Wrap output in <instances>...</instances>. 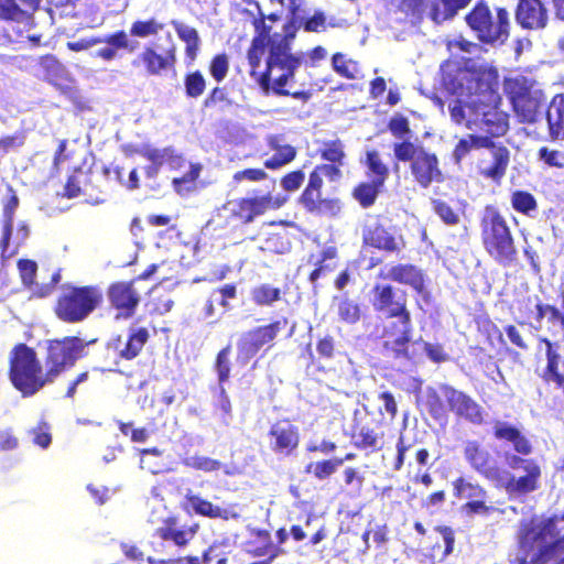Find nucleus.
I'll return each instance as SVG.
<instances>
[{
  "instance_id": "58",
  "label": "nucleus",
  "mask_w": 564,
  "mask_h": 564,
  "mask_svg": "<svg viewBox=\"0 0 564 564\" xmlns=\"http://www.w3.org/2000/svg\"><path fill=\"white\" fill-rule=\"evenodd\" d=\"M208 70L210 76L217 82L221 83L229 72V58L226 53L216 54L210 59Z\"/></svg>"
},
{
  "instance_id": "9",
  "label": "nucleus",
  "mask_w": 564,
  "mask_h": 564,
  "mask_svg": "<svg viewBox=\"0 0 564 564\" xmlns=\"http://www.w3.org/2000/svg\"><path fill=\"white\" fill-rule=\"evenodd\" d=\"M502 86L518 121L536 122L546 104V96L538 82L532 77L516 75L505 77Z\"/></svg>"
},
{
  "instance_id": "26",
  "label": "nucleus",
  "mask_w": 564,
  "mask_h": 564,
  "mask_svg": "<svg viewBox=\"0 0 564 564\" xmlns=\"http://www.w3.org/2000/svg\"><path fill=\"white\" fill-rule=\"evenodd\" d=\"M488 154H482L477 163L479 175L494 182H500L506 175L510 163V151L501 142L491 139V145L486 147Z\"/></svg>"
},
{
  "instance_id": "23",
  "label": "nucleus",
  "mask_w": 564,
  "mask_h": 564,
  "mask_svg": "<svg viewBox=\"0 0 564 564\" xmlns=\"http://www.w3.org/2000/svg\"><path fill=\"white\" fill-rule=\"evenodd\" d=\"M463 455L470 468L486 480L496 484L501 466L477 440H468L463 447Z\"/></svg>"
},
{
  "instance_id": "20",
  "label": "nucleus",
  "mask_w": 564,
  "mask_h": 564,
  "mask_svg": "<svg viewBox=\"0 0 564 564\" xmlns=\"http://www.w3.org/2000/svg\"><path fill=\"white\" fill-rule=\"evenodd\" d=\"M289 20L283 25V34H273L270 45V65H285L289 74L296 72L302 64V57L291 52V43L299 30V14L286 15Z\"/></svg>"
},
{
  "instance_id": "53",
  "label": "nucleus",
  "mask_w": 564,
  "mask_h": 564,
  "mask_svg": "<svg viewBox=\"0 0 564 564\" xmlns=\"http://www.w3.org/2000/svg\"><path fill=\"white\" fill-rule=\"evenodd\" d=\"M230 354H231V345L228 344L227 346L221 348L216 355L215 362H214V369L217 373L218 384H224L230 378V370H231Z\"/></svg>"
},
{
  "instance_id": "38",
  "label": "nucleus",
  "mask_w": 564,
  "mask_h": 564,
  "mask_svg": "<svg viewBox=\"0 0 564 564\" xmlns=\"http://www.w3.org/2000/svg\"><path fill=\"white\" fill-rule=\"evenodd\" d=\"M185 509L193 511L195 514L200 517H206L210 519H227L228 512L226 509L213 505L209 500L200 497L199 495H195L192 492H187L185 495Z\"/></svg>"
},
{
  "instance_id": "48",
  "label": "nucleus",
  "mask_w": 564,
  "mask_h": 564,
  "mask_svg": "<svg viewBox=\"0 0 564 564\" xmlns=\"http://www.w3.org/2000/svg\"><path fill=\"white\" fill-rule=\"evenodd\" d=\"M332 66L340 77L350 80L359 78L360 67L358 62L346 58L343 53L337 52L332 56Z\"/></svg>"
},
{
  "instance_id": "61",
  "label": "nucleus",
  "mask_w": 564,
  "mask_h": 564,
  "mask_svg": "<svg viewBox=\"0 0 564 564\" xmlns=\"http://www.w3.org/2000/svg\"><path fill=\"white\" fill-rule=\"evenodd\" d=\"M18 270L24 286L31 288L35 284L37 264L31 259H20L18 261Z\"/></svg>"
},
{
  "instance_id": "45",
  "label": "nucleus",
  "mask_w": 564,
  "mask_h": 564,
  "mask_svg": "<svg viewBox=\"0 0 564 564\" xmlns=\"http://www.w3.org/2000/svg\"><path fill=\"white\" fill-rule=\"evenodd\" d=\"M338 257V250L334 246L326 247L322 250L319 257L314 262L315 268L310 273L308 280L311 283H316L317 280L325 273L332 272L335 264L332 263Z\"/></svg>"
},
{
  "instance_id": "30",
  "label": "nucleus",
  "mask_w": 564,
  "mask_h": 564,
  "mask_svg": "<svg viewBox=\"0 0 564 564\" xmlns=\"http://www.w3.org/2000/svg\"><path fill=\"white\" fill-rule=\"evenodd\" d=\"M144 159L151 163L144 167L145 176L151 180L156 178L161 167L164 165L172 171H177L186 164L184 155L172 145L162 149L156 148L154 151L147 152Z\"/></svg>"
},
{
  "instance_id": "32",
  "label": "nucleus",
  "mask_w": 564,
  "mask_h": 564,
  "mask_svg": "<svg viewBox=\"0 0 564 564\" xmlns=\"http://www.w3.org/2000/svg\"><path fill=\"white\" fill-rule=\"evenodd\" d=\"M516 21L524 30H540L549 21L547 9L541 0H518Z\"/></svg>"
},
{
  "instance_id": "35",
  "label": "nucleus",
  "mask_w": 564,
  "mask_h": 564,
  "mask_svg": "<svg viewBox=\"0 0 564 564\" xmlns=\"http://www.w3.org/2000/svg\"><path fill=\"white\" fill-rule=\"evenodd\" d=\"M539 341L545 345L546 356V366L541 377L547 383L553 382L555 388L561 390L564 395V373L560 371V364L562 361L560 344L552 343L546 337L540 338Z\"/></svg>"
},
{
  "instance_id": "40",
  "label": "nucleus",
  "mask_w": 564,
  "mask_h": 564,
  "mask_svg": "<svg viewBox=\"0 0 564 564\" xmlns=\"http://www.w3.org/2000/svg\"><path fill=\"white\" fill-rule=\"evenodd\" d=\"M39 66L43 72L45 80L53 85H59L67 78L66 67L52 54L41 56Z\"/></svg>"
},
{
  "instance_id": "56",
  "label": "nucleus",
  "mask_w": 564,
  "mask_h": 564,
  "mask_svg": "<svg viewBox=\"0 0 564 564\" xmlns=\"http://www.w3.org/2000/svg\"><path fill=\"white\" fill-rule=\"evenodd\" d=\"M434 213L447 226H456L460 221L459 213L447 202L436 198L432 199Z\"/></svg>"
},
{
  "instance_id": "46",
  "label": "nucleus",
  "mask_w": 564,
  "mask_h": 564,
  "mask_svg": "<svg viewBox=\"0 0 564 564\" xmlns=\"http://www.w3.org/2000/svg\"><path fill=\"white\" fill-rule=\"evenodd\" d=\"M283 293L280 288L269 283L258 284L250 292L252 302L258 306H271L282 299Z\"/></svg>"
},
{
  "instance_id": "10",
  "label": "nucleus",
  "mask_w": 564,
  "mask_h": 564,
  "mask_svg": "<svg viewBox=\"0 0 564 564\" xmlns=\"http://www.w3.org/2000/svg\"><path fill=\"white\" fill-rule=\"evenodd\" d=\"M104 294L98 285L65 284L56 297L53 312L67 324H77L88 318L102 303Z\"/></svg>"
},
{
  "instance_id": "13",
  "label": "nucleus",
  "mask_w": 564,
  "mask_h": 564,
  "mask_svg": "<svg viewBox=\"0 0 564 564\" xmlns=\"http://www.w3.org/2000/svg\"><path fill=\"white\" fill-rule=\"evenodd\" d=\"M286 202L288 197L281 194L273 195L267 192L258 195L253 192L252 195L228 200L224 205V210L228 213L227 219L234 225L246 226L267 212L281 208Z\"/></svg>"
},
{
  "instance_id": "12",
  "label": "nucleus",
  "mask_w": 564,
  "mask_h": 564,
  "mask_svg": "<svg viewBox=\"0 0 564 564\" xmlns=\"http://www.w3.org/2000/svg\"><path fill=\"white\" fill-rule=\"evenodd\" d=\"M470 2L471 0H400L397 11L403 14L404 21L411 25H419L425 17L441 24L454 19Z\"/></svg>"
},
{
  "instance_id": "27",
  "label": "nucleus",
  "mask_w": 564,
  "mask_h": 564,
  "mask_svg": "<svg viewBox=\"0 0 564 564\" xmlns=\"http://www.w3.org/2000/svg\"><path fill=\"white\" fill-rule=\"evenodd\" d=\"M175 63V46H171L163 53H159L152 45H147L138 57L131 62V65L135 68L143 66L149 76H160L164 72L174 68Z\"/></svg>"
},
{
  "instance_id": "22",
  "label": "nucleus",
  "mask_w": 564,
  "mask_h": 564,
  "mask_svg": "<svg viewBox=\"0 0 564 564\" xmlns=\"http://www.w3.org/2000/svg\"><path fill=\"white\" fill-rule=\"evenodd\" d=\"M362 243L386 253L399 254L405 247L402 235L380 220L366 226L362 231Z\"/></svg>"
},
{
  "instance_id": "31",
  "label": "nucleus",
  "mask_w": 564,
  "mask_h": 564,
  "mask_svg": "<svg viewBox=\"0 0 564 564\" xmlns=\"http://www.w3.org/2000/svg\"><path fill=\"white\" fill-rule=\"evenodd\" d=\"M105 44L95 52V57L105 62H111L119 57V51L129 53L134 52L139 47V42L130 41L124 30H118L105 37H96L91 40V44Z\"/></svg>"
},
{
  "instance_id": "21",
  "label": "nucleus",
  "mask_w": 564,
  "mask_h": 564,
  "mask_svg": "<svg viewBox=\"0 0 564 564\" xmlns=\"http://www.w3.org/2000/svg\"><path fill=\"white\" fill-rule=\"evenodd\" d=\"M106 295L110 308L116 311V319L131 318L141 302V295L134 286V280L110 283Z\"/></svg>"
},
{
  "instance_id": "60",
  "label": "nucleus",
  "mask_w": 564,
  "mask_h": 564,
  "mask_svg": "<svg viewBox=\"0 0 564 564\" xmlns=\"http://www.w3.org/2000/svg\"><path fill=\"white\" fill-rule=\"evenodd\" d=\"M538 159L550 167L564 169V152L561 150L541 147L538 150Z\"/></svg>"
},
{
  "instance_id": "1",
  "label": "nucleus",
  "mask_w": 564,
  "mask_h": 564,
  "mask_svg": "<svg viewBox=\"0 0 564 564\" xmlns=\"http://www.w3.org/2000/svg\"><path fill=\"white\" fill-rule=\"evenodd\" d=\"M443 82L452 94L468 98L467 101L457 99L449 106V115L455 119H464V113L480 117L497 132L509 124V113L501 109L499 72L495 66L458 67L453 74H446Z\"/></svg>"
},
{
  "instance_id": "11",
  "label": "nucleus",
  "mask_w": 564,
  "mask_h": 564,
  "mask_svg": "<svg viewBox=\"0 0 564 564\" xmlns=\"http://www.w3.org/2000/svg\"><path fill=\"white\" fill-rule=\"evenodd\" d=\"M394 159L398 162H409L412 180L421 188H427L433 183H442L444 174L436 153L422 143L412 142L409 138L393 144Z\"/></svg>"
},
{
  "instance_id": "33",
  "label": "nucleus",
  "mask_w": 564,
  "mask_h": 564,
  "mask_svg": "<svg viewBox=\"0 0 564 564\" xmlns=\"http://www.w3.org/2000/svg\"><path fill=\"white\" fill-rule=\"evenodd\" d=\"M349 437L351 444L360 451L379 452L384 446V433L359 420L354 421Z\"/></svg>"
},
{
  "instance_id": "17",
  "label": "nucleus",
  "mask_w": 564,
  "mask_h": 564,
  "mask_svg": "<svg viewBox=\"0 0 564 564\" xmlns=\"http://www.w3.org/2000/svg\"><path fill=\"white\" fill-rule=\"evenodd\" d=\"M109 173L110 167H105L104 174L94 172L91 169L75 167L66 180L63 196L72 199L83 195L94 203L104 202L101 196L107 192L106 177Z\"/></svg>"
},
{
  "instance_id": "64",
  "label": "nucleus",
  "mask_w": 564,
  "mask_h": 564,
  "mask_svg": "<svg viewBox=\"0 0 564 564\" xmlns=\"http://www.w3.org/2000/svg\"><path fill=\"white\" fill-rule=\"evenodd\" d=\"M24 18V11L14 0H0V19L7 21H21Z\"/></svg>"
},
{
  "instance_id": "44",
  "label": "nucleus",
  "mask_w": 564,
  "mask_h": 564,
  "mask_svg": "<svg viewBox=\"0 0 564 564\" xmlns=\"http://www.w3.org/2000/svg\"><path fill=\"white\" fill-rule=\"evenodd\" d=\"M382 187V184H378V182L372 180L370 182H360L354 187L352 197L362 208H369L376 203Z\"/></svg>"
},
{
  "instance_id": "41",
  "label": "nucleus",
  "mask_w": 564,
  "mask_h": 564,
  "mask_svg": "<svg viewBox=\"0 0 564 564\" xmlns=\"http://www.w3.org/2000/svg\"><path fill=\"white\" fill-rule=\"evenodd\" d=\"M178 39L185 43V55L191 61H194L199 50V35L196 29L187 26L182 22L173 20L171 22Z\"/></svg>"
},
{
  "instance_id": "19",
  "label": "nucleus",
  "mask_w": 564,
  "mask_h": 564,
  "mask_svg": "<svg viewBox=\"0 0 564 564\" xmlns=\"http://www.w3.org/2000/svg\"><path fill=\"white\" fill-rule=\"evenodd\" d=\"M324 174L314 170L310 173L307 183L299 197V204L304 210L314 216H335L341 209V202L336 197L323 196Z\"/></svg>"
},
{
  "instance_id": "8",
  "label": "nucleus",
  "mask_w": 564,
  "mask_h": 564,
  "mask_svg": "<svg viewBox=\"0 0 564 564\" xmlns=\"http://www.w3.org/2000/svg\"><path fill=\"white\" fill-rule=\"evenodd\" d=\"M465 23L485 45H503L510 36L511 20L507 8L491 9L485 0L477 1L466 13Z\"/></svg>"
},
{
  "instance_id": "39",
  "label": "nucleus",
  "mask_w": 564,
  "mask_h": 564,
  "mask_svg": "<svg viewBox=\"0 0 564 564\" xmlns=\"http://www.w3.org/2000/svg\"><path fill=\"white\" fill-rule=\"evenodd\" d=\"M550 134L557 138L564 134V94L555 95L546 110Z\"/></svg>"
},
{
  "instance_id": "7",
  "label": "nucleus",
  "mask_w": 564,
  "mask_h": 564,
  "mask_svg": "<svg viewBox=\"0 0 564 564\" xmlns=\"http://www.w3.org/2000/svg\"><path fill=\"white\" fill-rule=\"evenodd\" d=\"M47 372L37 358L36 351L24 343L17 344L9 357V379L22 397L37 393L52 383Z\"/></svg>"
},
{
  "instance_id": "28",
  "label": "nucleus",
  "mask_w": 564,
  "mask_h": 564,
  "mask_svg": "<svg viewBox=\"0 0 564 564\" xmlns=\"http://www.w3.org/2000/svg\"><path fill=\"white\" fill-rule=\"evenodd\" d=\"M318 154L327 163L317 164L314 170L324 174L329 181H338L341 177V166L345 163L344 143L339 139L324 141L318 149Z\"/></svg>"
},
{
  "instance_id": "59",
  "label": "nucleus",
  "mask_w": 564,
  "mask_h": 564,
  "mask_svg": "<svg viewBox=\"0 0 564 564\" xmlns=\"http://www.w3.org/2000/svg\"><path fill=\"white\" fill-rule=\"evenodd\" d=\"M225 105L227 107L232 105L231 99L229 98V94L226 87L215 86L207 94L205 99L203 100V107L206 109L215 108L218 105Z\"/></svg>"
},
{
  "instance_id": "18",
  "label": "nucleus",
  "mask_w": 564,
  "mask_h": 564,
  "mask_svg": "<svg viewBox=\"0 0 564 564\" xmlns=\"http://www.w3.org/2000/svg\"><path fill=\"white\" fill-rule=\"evenodd\" d=\"M288 325V318L281 317L269 324L260 325L247 330L237 344V360L243 365L250 361L260 349L268 345L273 346V341L279 333Z\"/></svg>"
},
{
  "instance_id": "16",
  "label": "nucleus",
  "mask_w": 564,
  "mask_h": 564,
  "mask_svg": "<svg viewBox=\"0 0 564 564\" xmlns=\"http://www.w3.org/2000/svg\"><path fill=\"white\" fill-rule=\"evenodd\" d=\"M85 347L84 340L77 336H65L47 341L44 367L52 383L59 375L75 365L82 357Z\"/></svg>"
},
{
  "instance_id": "54",
  "label": "nucleus",
  "mask_w": 564,
  "mask_h": 564,
  "mask_svg": "<svg viewBox=\"0 0 564 564\" xmlns=\"http://www.w3.org/2000/svg\"><path fill=\"white\" fill-rule=\"evenodd\" d=\"M185 95L188 98L197 99L206 89V79L198 69L188 72L184 75Z\"/></svg>"
},
{
  "instance_id": "14",
  "label": "nucleus",
  "mask_w": 564,
  "mask_h": 564,
  "mask_svg": "<svg viewBox=\"0 0 564 564\" xmlns=\"http://www.w3.org/2000/svg\"><path fill=\"white\" fill-rule=\"evenodd\" d=\"M265 47L254 45L251 43L247 51V59L250 65V76L260 87L264 95H286L283 90V86H286L289 82L294 79L295 74H289L288 66L285 65H270V53L265 61V69L259 72L258 68L261 64V57L264 53Z\"/></svg>"
},
{
  "instance_id": "49",
  "label": "nucleus",
  "mask_w": 564,
  "mask_h": 564,
  "mask_svg": "<svg viewBox=\"0 0 564 564\" xmlns=\"http://www.w3.org/2000/svg\"><path fill=\"white\" fill-rule=\"evenodd\" d=\"M366 165L368 167V174L372 176V181L384 185L390 172L378 151L371 150L366 153Z\"/></svg>"
},
{
  "instance_id": "42",
  "label": "nucleus",
  "mask_w": 564,
  "mask_h": 564,
  "mask_svg": "<svg viewBox=\"0 0 564 564\" xmlns=\"http://www.w3.org/2000/svg\"><path fill=\"white\" fill-rule=\"evenodd\" d=\"M453 496L457 499L486 498V489L478 482H473L464 476H459L452 481Z\"/></svg>"
},
{
  "instance_id": "29",
  "label": "nucleus",
  "mask_w": 564,
  "mask_h": 564,
  "mask_svg": "<svg viewBox=\"0 0 564 564\" xmlns=\"http://www.w3.org/2000/svg\"><path fill=\"white\" fill-rule=\"evenodd\" d=\"M379 278L408 285L419 295L425 296L427 294L425 273L415 264L395 263L390 267L387 275L379 273Z\"/></svg>"
},
{
  "instance_id": "63",
  "label": "nucleus",
  "mask_w": 564,
  "mask_h": 564,
  "mask_svg": "<svg viewBox=\"0 0 564 564\" xmlns=\"http://www.w3.org/2000/svg\"><path fill=\"white\" fill-rule=\"evenodd\" d=\"M388 129L397 139H403L411 133L408 118L402 115L392 117L388 122Z\"/></svg>"
},
{
  "instance_id": "47",
  "label": "nucleus",
  "mask_w": 564,
  "mask_h": 564,
  "mask_svg": "<svg viewBox=\"0 0 564 564\" xmlns=\"http://www.w3.org/2000/svg\"><path fill=\"white\" fill-rule=\"evenodd\" d=\"M343 463L344 459L340 457L311 462L306 465L305 473L312 474L315 479L323 481L333 476Z\"/></svg>"
},
{
  "instance_id": "24",
  "label": "nucleus",
  "mask_w": 564,
  "mask_h": 564,
  "mask_svg": "<svg viewBox=\"0 0 564 564\" xmlns=\"http://www.w3.org/2000/svg\"><path fill=\"white\" fill-rule=\"evenodd\" d=\"M268 437L270 449L283 457L294 455L301 442L300 429L289 419L274 422L269 429Z\"/></svg>"
},
{
  "instance_id": "3",
  "label": "nucleus",
  "mask_w": 564,
  "mask_h": 564,
  "mask_svg": "<svg viewBox=\"0 0 564 564\" xmlns=\"http://www.w3.org/2000/svg\"><path fill=\"white\" fill-rule=\"evenodd\" d=\"M492 437L510 444L513 453L503 454L508 469L501 466L496 486L501 487L511 498H522L539 490L542 478V466L538 459L527 457L533 453V444L523 431L506 421L496 420L492 425Z\"/></svg>"
},
{
  "instance_id": "57",
  "label": "nucleus",
  "mask_w": 564,
  "mask_h": 564,
  "mask_svg": "<svg viewBox=\"0 0 564 564\" xmlns=\"http://www.w3.org/2000/svg\"><path fill=\"white\" fill-rule=\"evenodd\" d=\"M7 192L8 197L2 202V224L13 225L20 198L11 185L7 186Z\"/></svg>"
},
{
  "instance_id": "55",
  "label": "nucleus",
  "mask_w": 564,
  "mask_h": 564,
  "mask_svg": "<svg viewBox=\"0 0 564 564\" xmlns=\"http://www.w3.org/2000/svg\"><path fill=\"white\" fill-rule=\"evenodd\" d=\"M163 28L164 24L158 22L154 18L137 20L131 24L130 35L144 39L156 35Z\"/></svg>"
},
{
  "instance_id": "5",
  "label": "nucleus",
  "mask_w": 564,
  "mask_h": 564,
  "mask_svg": "<svg viewBox=\"0 0 564 564\" xmlns=\"http://www.w3.org/2000/svg\"><path fill=\"white\" fill-rule=\"evenodd\" d=\"M425 405L431 417L438 423L447 422L448 412L474 425L485 423L484 408L471 395L447 383L440 386V392L427 389Z\"/></svg>"
},
{
  "instance_id": "36",
  "label": "nucleus",
  "mask_w": 564,
  "mask_h": 564,
  "mask_svg": "<svg viewBox=\"0 0 564 564\" xmlns=\"http://www.w3.org/2000/svg\"><path fill=\"white\" fill-rule=\"evenodd\" d=\"M245 547L252 556L274 558L280 553V549L273 543L270 532L264 529H251Z\"/></svg>"
},
{
  "instance_id": "25",
  "label": "nucleus",
  "mask_w": 564,
  "mask_h": 564,
  "mask_svg": "<svg viewBox=\"0 0 564 564\" xmlns=\"http://www.w3.org/2000/svg\"><path fill=\"white\" fill-rule=\"evenodd\" d=\"M149 338L150 333L147 327H131L126 338L121 335L112 337L107 343V349L117 360H133L141 354Z\"/></svg>"
},
{
  "instance_id": "43",
  "label": "nucleus",
  "mask_w": 564,
  "mask_h": 564,
  "mask_svg": "<svg viewBox=\"0 0 564 564\" xmlns=\"http://www.w3.org/2000/svg\"><path fill=\"white\" fill-rule=\"evenodd\" d=\"M95 388V379L90 370H84L77 373L68 381L64 398L75 400L78 394L90 392Z\"/></svg>"
},
{
  "instance_id": "62",
  "label": "nucleus",
  "mask_w": 564,
  "mask_h": 564,
  "mask_svg": "<svg viewBox=\"0 0 564 564\" xmlns=\"http://www.w3.org/2000/svg\"><path fill=\"white\" fill-rule=\"evenodd\" d=\"M61 278H62L61 272L55 271L51 275L50 282L39 284L35 281V284H33L31 288H29L31 290L32 296L37 297V299H44V297L52 295L56 289V285L59 283Z\"/></svg>"
},
{
  "instance_id": "34",
  "label": "nucleus",
  "mask_w": 564,
  "mask_h": 564,
  "mask_svg": "<svg viewBox=\"0 0 564 564\" xmlns=\"http://www.w3.org/2000/svg\"><path fill=\"white\" fill-rule=\"evenodd\" d=\"M197 525H181L175 517H167L161 527L155 530V535L165 542L176 546H185L196 534Z\"/></svg>"
},
{
  "instance_id": "6",
  "label": "nucleus",
  "mask_w": 564,
  "mask_h": 564,
  "mask_svg": "<svg viewBox=\"0 0 564 564\" xmlns=\"http://www.w3.org/2000/svg\"><path fill=\"white\" fill-rule=\"evenodd\" d=\"M481 245L498 264L510 267L518 260V248L505 216L494 206H486L480 218Z\"/></svg>"
},
{
  "instance_id": "52",
  "label": "nucleus",
  "mask_w": 564,
  "mask_h": 564,
  "mask_svg": "<svg viewBox=\"0 0 564 564\" xmlns=\"http://www.w3.org/2000/svg\"><path fill=\"white\" fill-rule=\"evenodd\" d=\"M252 25L254 28L256 34L252 37L251 43L263 47L268 46V50L270 51L273 35H271L272 26L265 23V14L260 11L258 17L253 19Z\"/></svg>"
},
{
  "instance_id": "15",
  "label": "nucleus",
  "mask_w": 564,
  "mask_h": 564,
  "mask_svg": "<svg viewBox=\"0 0 564 564\" xmlns=\"http://www.w3.org/2000/svg\"><path fill=\"white\" fill-rule=\"evenodd\" d=\"M453 122L458 126H464L466 129L474 132H482L484 134L470 133L466 138L460 139L454 150L453 158L459 163L471 150L485 149L491 145V139L500 138L507 134L510 126L506 124L505 129H500V132L489 126L490 122H486L484 118L464 113V119H455L451 116Z\"/></svg>"
},
{
  "instance_id": "2",
  "label": "nucleus",
  "mask_w": 564,
  "mask_h": 564,
  "mask_svg": "<svg viewBox=\"0 0 564 564\" xmlns=\"http://www.w3.org/2000/svg\"><path fill=\"white\" fill-rule=\"evenodd\" d=\"M370 305L378 316L395 319L382 329V354L394 360L414 362L419 354L411 349L415 343L412 341L413 322L408 292L390 283H375L370 291Z\"/></svg>"
},
{
  "instance_id": "37",
  "label": "nucleus",
  "mask_w": 564,
  "mask_h": 564,
  "mask_svg": "<svg viewBox=\"0 0 564 564\" xmlns=\"http://www.w3.org/2000/svg\"><path fill=\"white\" fill-rule=\"evenodd\" d=\"M268 145L274 151L273 155L263 163L264 167L268 170H278L291 163L296 158V148L291 144H281L278 135L270 137Z\"/></svg>"
},
{
  "instance_id": "4",
  "label": "nucleus",
  "mask_w": 564,
  "mask_h": 564,
  "mask_svg": "<svg viewBox=\"0 0 564 564\" xmlns=\"http://www.w3.org/2000/svg\"><path fill=\"white\" fill-rule=\"evenodd\" d=\"M518 546L531 557L533 564L551 561L564 563V514L540 520L535 517L523 519L518 530Z\"/></svg>"
},
{
  "instance_id": "50",
  "label": "nucleus",
  "mask_w": 564,
  "mask_h": 564,
  "mask_svg": "<svg viewBox=\"0 0 564 564\" xmlns=\"http://www.w3.org/2000/svg\"><path fill=\"white\" fill-rule=\"evenodd\" d=\"M337 314L341 322L352 325L360 321L361 308L359 303L347 295H344L338 301Z\"/></svg>"
},
{
  "instance_id": "51",
  "label": "nucleus",
  "mask_w": 564,
  "mask_h": 564,
  "mask_svg": "<svg viewBox=\"0 0 564 564\" xmlns=\"http://www.w3.org/2000/svg\"><path fill=\"white\" fill-rule=\"evenodd\" d=\"M511 206L517 213L530 217L536 212L538 202L530 192L518 189L511 194Z\"/></svg>"
}]
</instances>
